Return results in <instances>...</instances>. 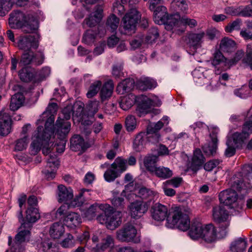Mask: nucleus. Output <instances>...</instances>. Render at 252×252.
Listing matches in <instances>:
<instances>
[{
	"label": "nucleus",
	"mask_w": 252,
	"mask_h": 252,
	"mask_svg": "<svg viewBox=\"0 0 252 252\" xmlns=\"http://www.w3.org/2000/svg\"><path fill=\"white\" fill-rule=\"evenodd\" d=\"M58 105L56 103H50L44 111L41 118L37 123L39 124L41 122L45 121V128L42 126H38L34 132L32 137V142L31 147L32 150L34 153H37L42 147V153L45 155H47L53 150L52 144L50 145L49 143L51 135L54 133L53 124L55 121V114L58 110Z\"/></svg>",
	"instance_id": "nucleus-1"
},
{
	"label": "nucleus",
	"mask_w": 252,
	"mask_h": 252,
	"mask_svg": "<svg viewBox=\"0 0 252 252\" xmlns=\"http://www.w3.org/2000/svg\"><path fill=\"white\" fill-rule=\"evenodd\" d=\"M83 215L88 220L96 217L98 222L111 230L118 227L121 222V212L115 211L113 207L107 203H95L85 211Z\"/></svg>",
	"instance_id": "nucleus-2"
},
{
	"label": "nucleus",
	"mask_w": 252,
	"mask_h": 252,
	"mask_svg": "<svg viewBox=\"0 0 252 252\" xmlns=\"http://www.w3.org/2000/svg\"><path fill=\"white\" fill-rule=\"evenodd\" d=\"M227 233V230L225 229H220L217 230L212 224L203 225L197 223L192 225L189 231V235L192 239L202 238L208 243H211L216 241L217 239H221L224 237Z\"/></svg>",
	"instance_id": "nucleus-3"
},
{
	"label": "nucleus",
	"mask_w": 252,
	"mask_h": 252,
	"mask_svg": "<svg viewBox=\"0 0 252 252\" xmlns=\"http://www.w3.org/2000/svg\"><path fill=\"white\" fill-rule=\"evenodd\" d=\"M167 225L168 227H176L185 231L189 228L190 220L189 216L178 208L174 209L167 218Z\"/></svg>",
	"instance_id": "nucleus-4"
},
{
	"label": "nucleus",
	"mask_w": 252,
	"mask_h": 252,
	"mask_svg": "<svg viewBox=\"0 0 252 252\" xmlns=\"http://www.w3.org/2000/svg\"><path fill=\"white\" fill-rule=\"evenodd\" d=\"M32 225L29 223H22L18 232L15 236L14 242L11 247L13 252H23L24 251V243L29 241Z\"/></svg>",
	"instance_id": "nucleus-5"
},
{
	"label": "nucleus",
	"mask_w": 252,
	"mask_h": 252,
	"mask_svg": "<svg viewBox=\"0 0 252 252\" xmlns=\"http://www.w3.org/2000/svg\"><path fill=\"white\" fill-rule=\"evenodd\" d=\"M252 133V122H246L243 125L241 132H234L231 136H228V140L234 142L238 149L242 148L245 141L249 138L250 135Z\"/></svg>",
	"instance_id": "nucleus-6"
},
{
	"label": "nucleus",
	"mask_w": 252,
	"mask_h": 252,
	"mask_svg": "<svg viewBox=\"0 0 252 252\" xmlns=\"http://www.w3.org/2000/svg\"><path fill=\"white\" fill-rule=\"evenodd\" d=\"M219 199L221 203L228 206L230 208H234L237 210L242 209V204H239L238 201V194L235 191L231 189H228L222 191L219 194Z\"/></svg>",
	"instance_id": "nucleus-7"
},
{
	"label": "nucleus",
	"mask_w": 252,
	"mask_h": 252,
	"mask_svg": "<svg viewBox=\"0 0 252 252\" xmlns=\"http://www.w3.org/2000/svg\"><path fill=\"white\" fill-rule=\"evenodd\" d=\"M213 217L214 220L219 224L220 229L227 230L229 225V215L224 206L214 207L213 209Z\"/></svg>",
	"instance_id": "nucleus-8"
},
{
	"label": "nucleus",
	"mask_w": 252,
	"mask_h": 252,
	"mask_svg": "<svg viewBox=\"0 0 252 252\" xmlns=\"http://www.w3.org/2000/svg\"><path fill=\"white\" fill-rule=\"evenodd\" d=\"M136 234L137 230L135 227L130 223H126L117 231V238L123 242L137 243L139 240L135 239Z\"/></svg>",
	"instance_id": "nucleus-9"
},
{
	"label": "nucleus",
	"mask_w": 252,
	"mask_h": 252,
	"mask_svg": "<svg viewBox=\"0 0 252 252\" xmlns=\"http://www.w3.org/2000/svg\"><path fill=\"white\" fill-rule=\"evenodd\" d=\"M141 15L136 8H132L125 15L123 19V27L129 32H135V28Z\"/></svg>",
	"instance_id": "nucleus-10"
},
{
	"label": "nucleus",
	"mask_w": 252,
	"mask_h": 252,
	"mask_svg": "<svg viewBox=\"0 0 252 252\" xmlns=\"http://www.w3.org/2000/svg\"><path fill=\"white\" fill-rule=\"evenodd\" d=\"M243 173L246 178L243 181L235 180L232 185V187L241 191L242 190H245L246 192L252 189V185L247 180L252 179V165H245L243 168Z\"/></svg>",
	"instance_id": "nucleus-11"
},
{
	"label": "nucleus",
	"mask_w": 252,
	"mask_h": 252,
	"mask_svg": "<svg viewBox=\"0 0 252 252\" xmlns=\"http://www.w3.org/2000/svg\"><path fill=\"white\" fill-rule=\"evenodd\" d=\"M44 57L42 52L34 54L31 50L25 51L21 56L19 65L25 66L32 63L35 65H40L44 61Z\"/></svg>",
	"instance_id": "nucleus-12"
},
{
	"label": "nucleus",
	"mask_w": 252,
	"mask_h": 252,
	"mask_svg": "<svg viewBox=\"0 0 252 252\" xmlns=\"http://www.w3.org/2000/svg\"><path fill=\"white\" fill-rule=\"evenodd\" d=\"M148 202L136 200L131 202L128 206L130 216L135 219H138L145 214L149 208Z\"/></svg>",
	"instance_id": "nucleus-13"
},
{
	"label": "nucleus",
	"mask_w": 252,
	"mask_h": 252,
	"mask_svg": "<svg viewBox=\"0 0 252 252\" xmlns=\"http://www.w3.org/2000/svg\"><path fill=\"white\" fill-rule=\"evenodd\" d=\"M46 160V166L42 172L48 180H52L55 177L56 171L59 165V161L55 155H50L47 157Z\"/></svg>",
	"instance_id": "nucleus-14"
},
{
	"label": "nucleus",
	"mask_w": 252,
	"mask_h": 252,
	"mask_svg": "<svg viewBox=\"0 0 252 252\" xmlns=\"http://www.w3.org/2000/svg\"><path fill=\"white\" fill-rule=\"evenodd\" d=\"M17 45L20 50L27 51L31 50V48L37 49L39 43L38 40L34 36L29 35L19 36Z\"/></svg>",
	"instance_id": "nucleus-15"
},
{
	"label": "nucleus",
	"mask_w": 252,
	"mask_h": 252,
	"mask_svg": "<svg viewBox=\"0 0 252 252\" xmlns=\"http://www.w3.org/2000/svg\"><path fill=\"white\" fill-rule=\"evenodd\" d=\"M56 135L58 138H66L71 128L70 122L65 121L59 116L56 123Z\"/></svg>",
	"instance_id": "nucleus-16"
},
{
	"label": "nucleus",
	"mask_w": 252,
	"mask_h": 252,
	"mask_svg": "<svg viewBox=\"0 0 252 252\" xmlns=\"http://www.w3.org/2000/svg\"><path fill=\"white\" fill-rule=\"evenodd\" d=\"M11 129V119L9 115L4 111H0V135H7Z\"/></svg>",
	"instance_id": "nucleus-17"
},
{
	"label": "nucleus",
	"mask_w": 252,
	"mask_h": 252,
	"mask_svg": "<svg viewBox=\"0 0 252 252\" xmlns=\"http://www.w3.org/2000/svg\"><path fill=\"white\" fill-rule=\"evenodd\" d=\"M136 195L140 198L144 202H148L149 206L158 198V193L156 191L146 187L139 188Z\"/></svg>",
	"instance_id": "nucleus-18"
},
{
	"label": "nucleus",
	"mask_w": 252,
	"mask_h": 252,
	"mask_svg": "<svg viewBox=\"0 0 252 252\" xmlns=\"http://www.w3.org/2000/svg\"><path fill=\"white\" fill-rule=\"evenodd\" d=\"M207 71H205L202 67L195 68L192 72V75L194 78V81L200 85H207L206 87L209 90L213 89L212 87V82L208 85V79H207Z\"/></svg>",
	"instance_id": "nucleus-19"
},
{
	"label": "nucleus",
	"mask_w": 252,
	"mask_h": 252,
	"mask_svg": "<svg viewBox=\"0 0 252 252\" xmlns=\"http://www.w3.org/2000/svg\"><path fill=\"white\" fill-rule=\"evenodd\" d=\"M152 218L157 221H163L167 217L168 208L167 206L160 203H156L152 208Z\"/></svg>",
	"instance_id": "nucleus-20"
},
{
	"label": "nucleus",
	"mask_w": 252,
	"mask_h": 252,
	"mask_svg": "<svg viewBox=\"0 0 252 252\" xmlns=\"http://www.w3.org/2000/svg\"><path fill=\"white\" fill-rule=\"evenodd\" d=\"M27 17L18 10L14 11L10 14L9 24L11 28H21Z\"/></svg>",
	"instance_id": "nucleus-21"
},
{
	"label": "nucleus",
	"mask_w": 252,
	"mask_h": 252,
	"mask_svg": "<svg viewBox=\"0 0 252 252\" xmlns=\"http://www.w3.org/2000/svg\"><path fill=\"white\" fill-rule=\"evenodd\" d=\"M205 162V158L199 149L194 151L189 168L193 172L196 173L202 166Z\"/></svg>",
	"instance_id": "nucleus-22"
},
{
	"label": "nucleus",
	"mask_w": 252,
	"mask_h": 252,
	"mask_svg": "<svg viewBox=\"0 0 252 252\" xmlns=\"http://www.w3.org/2000/svg\"><path fill=\"white\" fill-rule=\"evenodd\" d=\"M212 64L215 67H220L223 70L229 68L228 60L224 57L220 50H217L214 53Z\"/></svg>",
	"instance_id": "nucleus-23"
},
{
	"label": "nucleus",
	"mask_w": 252,
	"mask_h": 252,
	"mask_svg": "<svg viewBox=\"0 0 252 252\" xmlns=\"http://www.w3.org/2000/svg\"><path fill=\"white\" fill-rule=\"evenodd\" d=\"M154 105V102L151 99L146 96H143L137 107L136 112L138 115L141 117L149 113L151 111L152 106Z\"/></svg>",
	"instance_id": "nucleus-24"
},
{
	"label": "nucleus",
	"mask_w": 252,
	"mask_h": 252,
	"mask_svg": "<svg viewBox=\"0 0 252 252\" xmlns=\"http://www.w3.org/2000/svg\"><path fill=\"white\" fill-rule=\"evenodd\" d=\"M58 200L60 202H66L73 198V190L70 188H66L63 185L58 187Z\"/></svg>",
	"instance_id": "nucleus-25"
},
{
	"label": "nucleus",
	"mask_w": 252,
	"mask_h": 252,
	"mask_svg": "<svg viewBox=\"0 0 252 252\" xmlns=\"http://www.w3.org/2000/svg\"><path fill=\"white\" fill-rule=\"evenodd\" d=\"M63 222L68 227L74 228L80 224L81 218L77 213L71 212L64 218Z\"/></svg>",
	"instance_id": "nucleus-26"
},
{
	"label": "nucleus",
	"mask_w": 252,
	"mask_h": 252,
	"mask_svg": "<svg viewBox=\"0 0 252 252\" xmlns=\"http://www.w3.org/2000/svg\"><path fill=\"white\" fill-rule=\"evenodd\" d=\"M38 27L37 21L33 17H27L21 27L25 33H32L36 32Z\"/></svg>",
	"instance_id": "nucleus-27"
},
{
	"label": "nucleus",
	"mask_w": 252,
	"mask_h": 252,
	"mask_svg": "<svg viewBox=\"0 0 252 252\" xmlns=\"http://www.w3.org/2000/svg\"><path fill=\"white\" fill-rule=\"evenodd\" d=\"M153 11L155 22L158 25L163 24L168 16L166 8L164 6H159Z\"/></svg>",
	"instance_id": "nucleus-28"
},
{
	"label": "nucleus",
	"mask_w": 252,
	"mask_h": 252,
	"mask_svg": "<svg viewBox=\"0 0 252 252\" xmlns=\"http://www.w3.org/2000/svg\"><path fill=\"white\" fill-rule=\"evenodd\" d=\"M136 85L142 90H147L155 88L157 85V82L149 77H142L136 81Z\"/></svg>",
	"instance_id": "nucleus-29"
},
{
	"label": "nucleus",
	"mask_w": 252,
	"mask_h": 252,
	"mask_svg": "<svg viewBox=\"0 0 252 252\" xmlns=\"http://www.w3.org/2000/svg\"><path fill=\"white\" fill-rule=\"evenodd\" d=\"M124 192V190L120 195L117 191L112 192L113 197L111 199V202L115 209L121 210L125 208L126 202L123 195Z\"/></svg>",
	"instance_id": "nucleus-30"
},
{
	"label": "nucleus",
	"mask_w": 252,
	"mask_h": 252,
	"mask_svg": "<svg viewBox=\"0 0 252 252\" xmlns=\"http://www.w3.org/2000/svg\"><path fill=\"white\" fill-rule=\"evenodd\" d=\"M235 47V42L231 38L225 37L220 40L219 49L220 51L227 53L233 51Z\"/></svg>",
	"instance_id": "nucleus-31"
},
{
	"label": "nucleus",
	"mask_w": 252,
	"mask_h": 252,
	"mask_svg": "<svg viewBox=\"0 0 252 252\" xmlns=\"http://www.w3.org/2000/svg\"><path fill=\"white\" fill-rule=\"evenodd\" d=\"M204 35L205 33L204 32L190 34L189 36V44L190 47L193 48V49H196L197 48L200 47L202 42V38Z\"/></svg>",
	"instance_id": "nucleus-32"
},
{
	"label": "nucleus",
	"mask_w": 252,
	"mask_h": 252,
	"mask_svg": "<svg viewBox=\"0 0 252 252\" xmlns=\"http://www.w3.org/2000/svg\"><path fill=\"white\" fill-rule=\"evenodd\" d=\"M71 148L73 150H84L88 148L83 138L79 135H74L70 139Z\"/></svg>",
	"instance_id": "nucleus-33"
},
{
	"label": "nucleus",
	"mask_w": 252,
	"mask_h": 252,
	"mask_svg": "<svg viewBox=\"0 0 252 252\" xmlns=\"http://www.w3.org/2000/svg\"><path fill=\"white\" fill-rule=\"evenodd\" d=\"M147 135L146 132H141L136 136L133 142V148L136 151H140L147 142Z\"/></svg>",
	"instance_id": "nucleus-34"
},
{
	"label": "nucleus",
	"mask_w": 252,
	"mask_h": 252,
	"mask_svg": "<svg viewBox=\"0 0 252 252\" xmlns=\"http://www.w3.org/2000/svg\"><path fill=\"white\" fill-rule=\"evenodd\" d=\"M113 89L114 84L112 80L107 81L103 85L100 92V98L102 101L111 96Z\"/></svg>",
	"instance_id": "nucleus-35"
},
{
	"label": "nucleus",
	"mask_w": 252,
	"mask_h": 252,
	"mask_svg": "<svg viewBox=\"0 0 252 252\" xmlns=\"http://www.w3.org/2000/svg\"><path fill=\"white\" fill-rule=\"evenodd\" d=\"M134 84V82L132 79H126L118 84L116 91L119 94H124L132 89Z\"/></svg>",
	"instance_id": "nucleus-36"
},
{
	"label": "nucleus",
	"mask_w": 252,
	"mask_h": 252,
	"mask_svg": "<svg viewBox=\"0 0 252 252\" xmlns=\"http://www.w3.org/2000/svg\"><path fill=\"white\" fill-rule=\"evenodd\" d=\"M63 225L60 222L53 223L50 227L49 234L53 239H59L64 233Z\"/></svg>",
	"instance_id": "nucleus-37"
},
{
	"label": "nucleus",
	"mask_w": 252,
	"mask_h": 252,
	"mask_svg": "<svg viewBox=\"0 0 252 252\" xmlns=\"http://www.w3.org/2000/svg\"><path fill=\"white\" fill-rule=\"evenodd\" d=\"M158 177L167 179L171 178L173 175V171L169 168L164 166L157 167L153 172Z\"/></svg>",
	"instance_id": "nucleus-38"
},
{
	"label": "nucleus",
	"mask_w": 252,
	"mask_h": 252,
	"mask_svg": "<svg viewBox=\"0 0 252 252\" xmlns=\"http://www.w3.org/2000/svg\"><path fill=\"white\" fill-rule=\"evenodd\" d=\"M40 218L38 210L35 207H28L26 211L27 223L31 224L36 222ZM24 223H26L25 222Z\"/></svg>",
	"instance_id": "nucleus-39"
},
{
	"label": "nucleus",
	"mask_w": 252,
	"mask_h": 252,
	"mask_svg": "<svg viewBox=\"0 0 252 252\" xmlns=\"http://www.w3.org/2000/svg\"><path fill=\"white\" fill-rule=\"evenodd\" d=\"M180 19V15L178 13L170 16L168 15L165 22L163 23L165 29L168 31L173 30V27L178 25Z\"/></svg>",
	"instance_id": "nucleus-40"
},
{
	"label": "nucleus",
	"mask_w": 252,
	"mask_h": 252,
	"mask_svg": "<svg viewBox=\"0 0 252 252\" xmlns=\"http://www.w3.org/2000/svg\"><path fill=\"white\" fill-rule=\"evenodd\" d=\"M24 97L22 94L17 93L13 95L11 98L10 109L12 111L18 110L24 102Z\"/></svg>",
	"instance_id": "nucleus-41"
},
{
	"label": "nucleus",
	"mask_w": 252,
	"mask_h": 252,
	"mask_svg": "<svg viewBox=\"0 0 252 252\" xmlns=\"http://www.w3.org/2000/svg\"><path fill=\"white\" fill-rule=\"evenodd\" d=\"M135 102V96L132 94H128L122 97L119 102L120 107L124 110H127L130 108Z\"/></svg>",
	"instance_id": "nucleus-42"
},
{
	"label": "nucleus",
	"mask_w": 252,
	"mask_h": 252,
	"mask_svg": "<svg viewBox=\"0 0 252 252\" xmlns=\"http://www.w3.org/2000/svg\"><path fill=\"white\" fill-rule=\"evenodd\" d=\"M247 246L246 240L240 238L232 243L230 249L233 252H243L245 251Z\"/></svg>",
	"instance_id": "nucleus-43"
},
{
	"label": "nucleus",
	"mask_w": 252,
	"mask_h": 252,
	"mask_svg": "<svg viewBox=\"0 0 252 252\" xmlns=\"http://www.w3.org/2000/svg\"><path fill=\"white\" fill-rule=\"evenodd\" d=\"M218 142V138L213 137V141H211L209 144L203 146L202 149L204 153L207 156H212L214 155L217 151Z\"/></svg>",
	"instance_id": "nucleus-44"
},
{
	"label": "nucleus",
	"mask_w": 252,
	"mask_h": 252,
	"mask_svg": "<svg viewBox=\"0 0 252 252\" xmlns=\"http://www.w3.org/2000/svg\"><path fill=\"white\" fill-rule=\"evenodd\" d=\"M112 168L116 169L120 174L125 171L127 168V160L121 157L117 158L114 162L111 165Z\"/></svg>",
	"instance_id": "nucleus-45"
},
{
	"label": "nucleus",
	"mask_w": 252,
	"mask_h": 252,
	"mask_svg": "<svg viewBox=\"0 0 252 252\" xmlns=\"http://www.w3.org/2000/svg\"><path fill=\"white\" fill-rule=\"evenodd\" d=\"M158 161V157L157 155H149L144 158V164L149 171L153 172L157 167L155 164Z\"/></svg>",
	"instance_id": "nucleus-46"
},
{
	"label": "nucleus",
	"mask_w": 252,
	"mask_h": 252,
	"mask_svg": "<svg viewBox=\"0 0 252 252\" xmlns=\"http://www.w3.org/2000/svg\"><path fill=\"white\" fill-rule=\"evenodd\" d=\"M114 246V240L111 235H106L101 240L98 247L99 252H102L108 248H112Z\"/></svg>",
	"instance_id": "nucleus-47"
},
{
	"label": "nucleus",
	"mask_w": 252,
	"mask_h": 252,
	"mask_svg": "<svg viewBox=\"0 0 252 252\" xmlns=\"http://www.w3.org/2000/svg\"><path fill=\"white\" fill-rule=\"evenodd\" d=\"M171 7L178 13L179 11L186 12L188 6L185 0H173L171 3Z\"/></svg>",
	"instance_id": "nucleus-48"
},
{
	"label": "nucleus",
	"mask_w": 252,
	"mask_h": 252,
	"mask_svg": "<svg viewBox=\"0 0 252 252\" xmlns=\"http://www.w3.org/2000/svg\"><path fill=\"white\" fill-rule=\"evenodd\" d=\"M98 237L96 234H94L91 239L86 242V247L90 249L92 252H99L98 247L99 244Z\"/></svg>",
	"instance_id": "nucleus-49"
},
{
	"label": "nucleus",
	"mask_w": 252,
	"mask_h": 252,
	"mask_svg": "<svg viewBox=\"0 0 252 252\" xmlns=\"http://www.w3.org/2000/svg\"><path fill=\"white\" fill-rule=\"evenodd\" d=\"M97 34V32L93 30H88L84 33L82 41L86 44L91 45L94 42Z\"/></svg>",
	"instance_id": "nucleus-50"
},
{
	"label": "nucleus",
	"mask_w": 252,
	"mask_h": 252,
	"mask_svg": "<svg viewBox=\"0 0 252 252\" xmlns=\"http://www.w3.org/2000/svg\"><path fill=\"white\" fill-rule=\"evenodd\" d=\"M102 86L101 81L97 80L93 83L90 86L88 93L86 95L88 98H92L95 96Z\"/></svg>",
	"instance_id": "nucleus-51"
},
{
	"label": "nucleus",
	"mask_w": 252,
	"mask_h": 252,
	"mask_svg": "<svg viewBox=\"0 0 252 252\" xmlns=\"http://www.w3.org/2000/svg\"><path fill=\"white\" fill-rule=\"evenodd\" d=\"M13 3V0H0V16H4L11 8Z\"/></svg>",
	"instance_id": "nucleus-52"
},
{
	"label": "nucleus",
	"mask_w": 252,
	"mask_h": 252,
	"mask_svg": "<svg viewBox=\"0 0 252 252\" xmlns=\"http://www.w3.org/2000/svg\"><path fill=\"white\" fill-rule=\"evenodd\" d=\"M120 23L119 19L114 14L111 15L107 19L106 25L108 28H110L112 32L117 29Z\"/></svg>",
	"instance_id": "nucleus-53"
},
{
	"label": "nucleus",
	"mask_w": 252,
	"mask_h": 252,
	"mask_svg": "<svg viewBox=\"0 0 252 252\" xmlns=\"http://www.w3.org/2000/svg\"><path fill=\"white\" fill-rule=\"evenodd\" d=\"M125 126L127 131H133L137 126V122L135 117L132 115L128 116L126 118Z\"/></svg>",
	"instance_id": "nucleus-54"
},
{
	"label": "nucleus",
	"mask_w": 252,
	"mask_h": 252,
	"mask_svg": "<svg viewBox=\"0 0 252 252\" xmlns=\"http://www.w3.org/2000/svg\"><path fill=\"white\" fill-rule=\"evenodd\" d=\"M20 79L24 82L31 81L33 78V74L28 68H23L19 72Z\"/></svg>",
	"instance_id": "nucleus-55"
},
{
	"label": "nucleus",
	"mask_w": 252,
	"mask_h": 252,
	"mask_svg": "<svg viewBox=\"0 0 252 252\" xmlns=\"http://www.w3.org/2000/svg\"><path fill=\"white\" fill-rule=\"evenodd\" d=\"M120 174L116 169L110 168L108 169L104 174V177L105 180L107 182L113 181L116 178H117Z\"/></svg>",
	"instance_id": "nucleus-56"
},
{
	"label": "nucleus",
	"mask_w": 252,
	"mask_h": 252,
	"mask_svg": "<svg viewBox=\"0 0 252 252\" xmlns=\"http://www.w3.org/2000/svg\"><path fill=\"white\" fill-rule=\"evenodd\" d=\"M234 94L241 98L246 99L250 95V91L246 86L244 85L239 88L235 89Z\"/></svg>",
	"instance_id": "nucleus-57"
},
{
	"label": "nucleus",
	"mask_w": 252,
	"mask_h": 252,
	"mask_svg": "<svg viewBox=\"0 0 252 252\" xmlns=\"http://www.w3.org/2000/svg\"><path fill=\"white\" fill-rule=\"evenodd\" d=\"M41 248L44 252H55L56 249L51 240L48 238L42 241Z\"/></svg>",
	"instance_id": "nucleus-58"
},
{
	"label": "nucleus",
	"mask_w": 252,
	"mask_h": 252,
	"mask_svg": "<svg viewBox=\"0 0 252 252\" xmlns=\"http://www.w3.org/2000/svg\"><path fill=\"white\" fill-rule=\"evenodd\" d=\"M76 240L70 234H67L66 237L61 242V245L64 248H71L75 245Z\"/></svg>",
	"instance_id": "nucleus-59"
},
{
	"label": "nucleus",
	"mask_w": 252,
	"mask_h": 252,
	"mask_svg": "<svg viewBox=\"0 0 252 252\" xmlns=\"http://www.w3.org/2000/svg\"><path fill=\"white\" fill-rule=\"evenodd\" d=\"M232 142H233L231 141V140L227 139L226 142L227 148L225 149L224 152V154L227 157H231L233 156L236 153V149H238V148L235 146V145Z\"/></svg>",
	"instance_id": "nucleus-60"
},
{
	"label": "nucleus",
	"mask_w": 252,
	"mask_h": 252,
	"mask_svg": "<svg viewBox=\"0 0 252 252\" xmlns=\"http://www.w3.org/2000/svg\"><path fill=\"white\" fill-rule=\"evenodd\" d=\"M87 191H88L87 189H82L78 195L71 202V205L74 207L81 206L84 203L85 200L84 195L85 192Z\"/></svg>",
	"instance_id": "nucleus-61"
},
{
	"label": "nucleus",
	"mask_w": 252,
	"mask_h": 252,
	"mask_svg": "<svg viewBox=\"0 0 252 252\" xmlns=\"http://www.w3.org/2000/svg\"><path fill=\"white\" fill-rule=\"evenodd\" d=\"M159 33L157 27H153L150 29L146 36V41L148 43H152L155 41L158 37Z\"/></svg>",
	"instance_id": "nucleus-62"
},
{
	"label": "nucleus",
	"mask_w": 252,
	"mask_h": 252,
	"mask_svg": "<svg viewBox=\"0 0 252 252\" xmlns=\"http://www.w3.org/2000/svg\"><path fill=\"white\" fill-rule=\"evenodd\" d=\"M164 126L162 121H159L157 123L150 124L147 127V133L158 132V131Z\"/></svg>",
	"instance_id": "nucleus-63"
},
{
	"label": "nucleus",
	"mask_w": 252,
	"mask_h": 252,
	"mask_svg": "<svg viewBox=\"0 0 252 252\" xmlns=\"http://www.w3.org/2000/svg\"><path fill=\"white\" fill-rule=\"evenodd\" d=\"M99 105V101L96 100H91L89 101L87 105V108L90 113L94 115L98 111Z\"/></svg>",
	"instance_id": "nucleus-64"
}]
</instances>
